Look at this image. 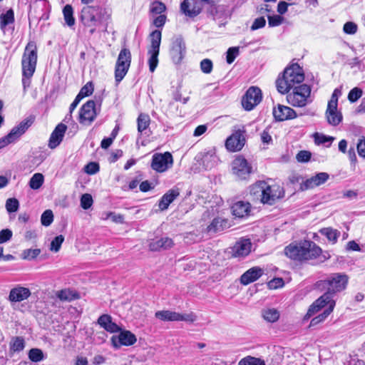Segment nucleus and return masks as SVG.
<instances>
[{"instance_id": "nucleus-1", "label": "nucleus", "mask_w": 365, "mask_h": 365, "mask_svg": "<svg viewBox=\"0 0 365 365\" xmlns=\"http://www.w3.org/2000/svg\"><path fill=\"white\" fill-rule=\"evenodd\" d=\"M112 10L99 5L83 6L81 11L80 20L85 27L89 28V33L93 34L96 26L103 21L110 19Z\"/></svg>"}, {"instance_id": "nucleus-2", "label": "nucleus", "mask_w": 365, "mask_h": 365, "mask_svg": "<svg viewBox=\"0 0 365 365\" xmlns=\"http://www.w3.org/2000/svg\"><path fill=\"white\" fill-rule=\"evenodd\" d=\"M321 253L322 249L309 240L290 244L284 249L286 256L293 260L299 262L316 259Z\"/></svg>"}, {"instance_id": "nucleus-3", "label": "nucleus", "mask_w": 365, "mask_h": 365, "mask_svg": "<svg viewBox=\"0 0 365 365\" xmlns=\"http://www.w3.org/2000/svg\"><path fill=\"white\" fill-rule=\"evenodd\" d=\"M38 59V48L34 41L27 43L21 58L22 84L24 88L30 86V79L34 76Z\"/></svg>"}, {"instance_id": "nucleus-4", "label": "nucleus", "mask_w": 365, "mask_h": 365, "mask_svg": "<svg viewBox=\"0 0 365 365\" xmlns=\"http://www.w3.org/2000/svg\"><path fill=\"white\" fill-rule=\"evenodd\" d=\"M304 79V74L302 68L297 63H294L287 67L282 75L277 78V89L280 93H287L295 84L302 83Z\"/></svg>"}, {"instance_id": "nucleus-5", "label": "nucleus", "mask_w": 365, "mask_h": 365, "mask_svg": "<svg viewBox=\"0 0 365 365\" xmlns=\"http://www.w3.org/2000/svg\"><path fill=\"white\" fill-rule=\"evenodd\" d=\"M132 61L130 50L127 47H123L118 56L114 69L115 81L120 83L128 73Z\"/></svg>"}, {"instance_id": "nucleus-6", "label": "nucleus", "mask_w": 365, "mask_h": 365, "mask_svg": "<svg viewBox=\"0 0 365 365\" xmlns=\"http://www.w3.org/2000/svg\"><path fill=\"white\" fill-rule=\"evenodd\" d=\"M34 121L35 116L29 115L22 120L18 125L14 127L10 133L0 138V149L4 148L19 138L30 126H31Z\"/></svg>"}, {"instance_id": "nucleus-7", "label": "nucleus", "mask_w": 365, "mask_h": 365, "mask_svg": "<svg viewBox=\"0 0 365 365\" xmlns=\"http://www.w3.org/2000/svg\"><path fill=\"white\" fill-rule=\"evenodd\" d=\"M310 94V86L304 83L295 86L293 91L287 96V100L292 106L304 107L307 105Z\"/></svg>"}, {"instance_id": "nucleus-8", "label": "nucleus", "mask_w": 365, "mask_h": 365, "mask_svg": "<svg viewBox=\"0 0 365 365\" xmlns=\"http://www.w3.org/2000/svg\"><path fill=\"white\" fill-rule=\"evenodd\" d=\"M322 283L327 288V292L333 297L334 294L341 292L346 288L348 277L344 274L335 273L324 280Z\"/></svg>"}, {"instance_id": "nucleus-9", "label": "nucleus", "mask_w": 365, "mask_h": 365, "mask_svg": "<svg viewBox=\"0 0 365 365\" xmlns=\"http://www.w3.org/2000/svg\"><path fill=\"white\" fill-rule=\"evenodd\" d=\"M262 100L261 89L257 86L250 87L242 98V108L247 111L253 110Z\"/></svg>"}, {"instance_id": "nucleus-10", "label": "nucleus", "mask_w": 365, "mask_h": 365, "mask_svg": "<svg viewBox=\"0 0 365 365\" xmlns=\"http://www.w3.org/2000/svg\"><path fill=\"white\" fill-rule=\"evenodd\" d=\"M232 173L238 180H247L252 168L248 161L242 155H236L232 163Z\"/></svg>"}, {"instance_id": "nucleus-11", "label": "nucleus", "mask_w": 365, "mask_h": 365, "mask_svg": "<svg viewBox=\"0 0 365 365\" xmlns=\"http://www.w3.org/2000/svg\"><path fill=\"white\" fill-rule=\"evenodd\" d=\"M173 165V158L170 152L155 153L152 157L151 168L157 173H164Z\"/></svg>"}, {"instance_id": "nucleus-12", "label": "nucleus", "mask_w": 365, "mask_h": 365, "mask_svg": "<svg viewBox=\"0 0 365 365\" xmlns=\"http://www.w3.org/2000/svg\"><path fill=\"white\" fill-rule=\"evenodd\" d=\"M96 116V103L93 100H89L80 108L78 121L81 124L89 125L95 120Z\"/></svg>"}, {"instance_id": "nucleus-13", "label": "nucleus", "mask_w": 365, "mask_h": 365, "mask_svg": "<svg viewBox=\"0 0 365 365\" xmlns=\"http://www.w3.org/2000/svg\"><path fill=\"white\" fill-rule=\"evenodd\" d=\"M284 194V189L279 185H269L265 186L261 202L263 204L273 205L275 202L283 197Z\"/></svg>"}, {"instance_id": "nucleus-14", "label": "nucleus", "mask_w": 365, "mask_h": 365, "mask_svg": "<svg viewBox=\"0 0 365 365\" xmlns=\"http://www.w3.org/2000/svg\"><path fill=\"white\" fill-rule=\"evenodd\" d=\"M155 317L163 322L195 321V316L192 314H182L170 310L158 311L155 313Z\"/></svg>"}, {"instance_id": "nucleus-15", "label": "nucleus", "mask_w": 365, "mask_h": 365, "mask_svg": "<svg viewBox=\"0 0 365 365\" xmlns=\"http://www.w3.org/2000/svg\"><path fill=\"white\" fill-rule=\"evenodd\" d=\"M246 143V131L242 128L234 129L230 135V152L241 150Z\"/></svg>"}, {"instance_id": "nucleus-16", "label": "nucleus", "mask_w": 365, "mask_h": 365, "mask_svg": "<svg viewBox=\"0 0 365 365\" xmlns=\"http://www.w3.org/2000/svg\"><path fill=\"white\" fill-rule=\"evenodd\" d=\"M332 297H333L331 296L329 293L325 292L309 307L305 317H311L312 315H314L315 313L326 306L327 307V308H330V306L332 304V303L334 308L335 306V302L332 299Z\"/></svg>"}, {"instance_id": "nucleus-17", "label": "nucleus", "mask_w": 365, "mask_h": 365, "mask_svg": "<svg viewBox=\"0 0 365 365\" xmlns=\"http://www.w3.org/2000/svg\"><path fill=\"white\" fill-rule=\"evenodd\" d=\"M137 341V338L134 334L128 330L120 331L118 336L111 337V342L114 347L119 348L121 346H131Z\"/></svg>"}, {"instance_id": "nucleus-18", "label": "nucleus", "mask_w": 365, "mask_h": 365, "mask_svg": "<svg viewBox=\"0 0 365 365\" xmlns=\"http://www.w3.org/2000/svg\"><path fill=\"white\" fill-rule=\"evenodd\" d=\"M202 10V4L198 0H184L180 4V11L185 16L194 18Z\"/></svg>"}, {"instance_id": "nucleus-19", "label": "nucleus", "mask_w": 365, "mask_h": 365, "mask_svg": "<svg viewBox=\"0 0 365 365\" xmlns=\"http://www.w3.org/2000/svg\"><path fill=\"white\" fill-rule=\"evenodd\" d=\"M252 248V242L248 238H240L232 248V256L235 257H244L247 256Z\"/></svg>"}, {"instance_id": "nucleus-20", "label": "nucleus", "mask_w": 365, "mask_h": 365, "mask_svg": "<svg viewBox=\"0 0 365 365\" xmlns=\"http://www.w3.org/2000/svg\"><path fill=\"white\" fill-rule=\"evenodd\" d=\"M67 130V125L64 123H58L51 133L48 140V147L54 149L62 142L64 135Z\"/></svg>"}, {"instance_id": "nucleus-21", "label": "nucleus", "mask_w": 365, "mask_h": 365, "mask_svg": "<svg viewBox=\"0 0 365 365\" xmlns=\"http://www.w3.org/2000/svg\"><path fill=\"white\" fill-rule=\"evenodd\" d=\"M329 174L327 173H319L316 175L306 180L304 182L301 183L300 189L304 191L309 189H313L317 186H319L325 183L329 179Z\"/></svg>"}, {"instance_id": "nucleus-22", "label": "nucleus", "mask_w": 365, "mask_h": 365, "mask_svg": "<svg viewBox=\"0 0 365 365\" xmlns=\"http://www.w3.org/2000/svg\"><path fill=\"white\" fill-rule=\"evenodd\" d=\"M185 53V45L183 39L181 37H177L175 38L171 45L170 55L173 61L175 63H180Z\"/></svg>"}, {"instance_id": "nucleus-23", "label": "nucleus", "mask_w": 365, "mask_h": 365, "mask_svg": "<svg viewBox=\"0 0 365 365\" xmlns=\"http://www.w3.org/2000/svg\"><path fill=\"white\" fill-rule=\"evenodd\" d=\"M273 115L276 120L284 121L297 117L296 112L290 107L279 104L273 109Z\"/></svg>"}, {"instance_id": "nucleus-24", "label": "nucleus", "mask_w": 365, "mask_h": 365, "mask_svg": "<svg viewBox=\"0 0 365 365\" xmlns=\"http://www.w3.org/2000/svg\"><path fill=\"white\" fill-rule=\"evenodd\" d=\"M30 296L31 291L29 288L17 286L11 289L9 300L11 302H21L27 299Z\"/></svg>"}, {"instance_id": "nucleus-25", "label": "nucleus", "mask_w": 365, "mask_h": 365, "mask_svg": "<svg viewBox=\"0 0 365 365\" xmlns=\"http://www.w3.org/2000/svg\"><path fill=\"white\" fill-rule=\"evenodd\" d=\"M97 323L108 332L117 333L120 331V327L113 322L112 317L109 314H104L101 315L98 319Z\"/></svg>"}, {"instance_id": "nucleus-26", "label": "nucleus", "mask_w": 365, "mask_h": 365, "mask_svg": "<svg viewBox=\"0 0 365 365\" xmlns=\"http://www.w3.org/2000/svg\"><path fill=\"white\" fill-rule=\"evenodd\" d=\"M264 269L259 267H254L246 271L240 277V282L247 285L258 279L264 273Z\"/></svg>"}, {"instance_id": "nucleus-27", "label": "nucleus", "mask_w": 365, "mask_h": 365, "mask_svg": "<svg viewBox=\"0 0 365 365\" xmlns=\"http://www.w3.org/2000/svg\"><path fill=\"white\" fill-rule=\"evenodd\" d=\"M180 195L179 190L170 189L165 192L158 201V207L160 210H167L169 205Z\"/></svg>"}, {"instance_id": "nucleus-28", "label": "nucleus", "mask_w": 365, "mask_h": 365, "mask_svg": "<svg viewBox=\"0 0 365 365\" xmlns=\"http://www.w3.org/2000/svg\"><path fill=\"white\" fill-rule=\"evenodd\" d=\"M325 115L328 123L334 126L339 125L343 118L341 112L337 110V106H333L332 107L331 105H327Z\"/></svg>"}, {"instance_id": "nucleus-29", "label": "nucleus", "mask_w": 365, "mask_h": 365, "mask_svg": "<svg viewBox=\"0 0 365 365\" xmlns=\"http://www.w3.org/2000/svg\"><path fill=\"white\" fill-rule=\"evenodd\" d=\"M232 215L235 217L243 218L249 215L250 212V205L249 202L239 201L235 203L232 207Z\"/></svg>"}, {"instance_id": "nucleus-30", "label": "nucleus", "mask_w": 365, "mask_h": 365, "mask_svg": "<svg viewBox=\"0 0 365 365\" xmlns=\"http://www.w3.org/2000/svg\"><path fill=\"white\" fill-rule=\"evenodd\" d=\"M174 245L173 239L170 237H163L160 240L152 241L149 243V249L153 252H158L161 250L171 248Z\"/></svg>"}, {"instance_id": "nucleus-31", "label": "nucleus", "mask_w": 365, "mask_h": 365, "mask_svg": "<svg viewBox=\"0 0 365 365\" xmlns=\"http://www.w3.org/2000/svg\"><path fill=\"white\" fill-rule=\"evenodd\" d=\"M56 297L62 302H71L80 299V294L71 289H63L56 292Z\"/></svg>"}, {"instance_id": "nucleus-32", "label": "nucleus", "mask_w": 365, "mask_h": 365, "mask_svg": "<svg viewBox=\"0 0 365 365\" xmlns=\"http://www.w3.org/2000/svg\"><path fill=\"white\" fill-rule=\"evenodd\" d=\"M138 132L142 135V133L149 128L151 119L148 114L145 113H140L136 120Z\"/></svg>"}, {"instance_id": "nucleus-33", "label": "nucleus", "mask_w": 365, "mask_h": 365, "mask_svg": "<svg viewBox=\"0 0 365 365\" xmlns=\"http://www.w3.org/2000/svg\"><path fill=\"white\" fill-rule=\"evenodd\" d=\"M267 182L265 181H257L250 187V193L254 198L259 199L261 201L265 186Z\"/></svg>"}, {"instance_id": "nucleus-34", "label": "nucleus", "mask_w": 365, "mask_h": 365, "mask_svg": "<svg viewBox=\"0 0 365 365\" xmlns=\"http://www.w3.org/2000/svg\"><path fill=\"white\" fill-rule=\"evenodd\" d=\"M25 347V341L22 336H14L9 344V352L11 354L22 351Z\"/></svg>"}, {"instance_id": "nucleus-35", "label": "nucleus", "mask_w": 365, "mask_h": 365, "mask_svg": "<svg viewBox=\"0 0 365 365\" xmlns=\"http://www.w3.org/2000/svg\"><path fill=\"white\" fill-rule=\"evenodd\" d=\"M14 12L12 9L0 15V28L4 31L6 26L14 22Z\"/></svg>"}, {"instance_id": "nucleus-36", "label": "nucleus", "mask_w": 365, "mask_h": 365, "mask_svg": "<svg viewBox=\"0 0 365 365\" xmlns=\"http://www.w3.org/2000/svg\"><path fill=\"white\" fill-rule=\"evenodd\" d=\"M162 33L160 30H155L150 34V45L148 49L160 50Z\"/></svg>"}, {"instance_id": "nucleus-37", "label": "nucleus", "mask_w": 365, "mask_h": 365, "mask_svg": "<svg viewBox=\"0 0 365 365\" xmlns=\"http://www.w3.org/2000/svg\"><path fill=\"white\" fill-rule=\"evenodd\" d=\"M63 15L66 24L72 27L75 25L76 19L73 16V9L71 4H66L63 9Z\"/></svg>"}, {"instance_id": "nucleus-38", "label": "nucleus", "mask_w": 365, "mask_h": 365, "mask_svg": "<svg viewBox=\"0 0 365 365\" xmlns=\"http://www.w3.org/2000/svg\"><path fill=\"white\" fill-rule=\"evenodd\" d=\"M319 232L324 235L329 242L336 243L339 237L340 236V232L332 227H324L319 230Z\"/></svg>"}, {"instance_id": "nucleus-39", "label": "nucleus", "mask_w": 365, "mask_h": 365, "mask_svg": "<svg viewBox=\"0 0 365 365\" xmlns=\"http://www.w3.org/2000/svg\"><path fill=\"white\" fill-rule=\"evenodd\" d=\"M160 50H148V54L149 55L148 66L149 70L151 73L154 72L158 65V56Z\"/></svg>"}, {"instance_id": "nucleus-40", "label": "nucleus", "mask_w": 365, "mask_h": 365, "mask_svg": "<svg viewBox=\"0 0 365 365\" xmlns=\"http://www.w3.org/2000/svg\"><path fill=\"white\" fill-rule=\"evenodd\" d=\"M262 316L268 322H275L279 318V312L274 308L265 309L262 312Z\"/></svg>"}, {"instance_id": "nucleus-41", "label": "nucleus", "mask_w": 365, "mask_h": 365, "mask_svg": "<svg viewBox=\"0 0 365 365\" xmlns=\"http://www.w3.org/2000/svg\"><path fill=\"white\" fill-rule=\"evenodd\" d=\"M225 221L220 218H214L211 223L207 227L206 231L207 233H215L223 230V226Z\"/></svg>"}, {"instance_id": "nucleus-42", "label": "nucleus", "mask_w": 365, "mask_h": 365, "mask_svg": "<svg viewBox=\"0 0 365 365\" xmlns=\"http://www.w3.org/2000/svg\"><path fill=\"white\" fill-rule=\"evenodd\" d=\"M165 4L158 0H155L150 4V13L153 15H161L166 11Z\"/></svg>"}, {"instance_id": "nucleus-43", "label": "nucleus", "mask_w": 365, "mask_h": 365, "mask_svg": "<svg viewBox=\"0 0 365 365\" xmlns=\"http://www.w3.org/2000/svg\"><path fill=\"white\" fill-rule=\"evenodd\" d=\"M238 365H266L265 361L260 359L251 356H247L242 359Z\"/></svg>"}, {"instance_id": "nucleus-44", "label": "nucleus", "mask_w": 365, "mask_h": 365, "mask_svg": "<svg viewBox=\"0 0 365 365\" xmlns=\"http://www.w3.org/2000/svg\"><path fill=\"white\" fill-rule=\"evenodd\" d=\"M43 175L41 173H35L29 181V186L31 189L37 190L43 183Z\"/></svg>"}, {"instance_id": "nucleus-45", "label": "nucleus", "mask_w": 365, "mask_h": 365, "mask_svg": "<svg viewBox=\"0 0 365 365\" xmlns=\"http://www.w3.org/2000/svg\"><path fill=\"white\" fill-rule=\"evenodd\" d=\"M333 311V304L330 308H326L323 313L319 314L311 320L310 326H315L319 323L323 322Z\"/></svg>"}, {"instance_id": "nucleus-46", "label": "nucleus", "mask_w": 365, "mask_h": 365, "mask_svg": "<svg viewBox=\"0 0 365 365\" xmlns=\"http://www.w3.org/2000/svg\"><path fill=\"white\" fill-rule=\"evenodd\" d=\"M29 359L33 362H38L43 359V353L41 349L33 348L29 351Z\"/></svg>"}, {"instance_id": "nucleus-47", "label": "nucleus", "mask_w": 365, "mask_h": 365, "mask_svg": "<svg viewBox=\"0 0 365 365\" xmlns=\"http://www.w3.org/2000/svg\"><path fill=\"white\" fill-rule=\"evenodd\" d=\"M53 221V214L51 210H45L41 217V222L42 225L48 227Z\"/></svg>"}, {"instance_id": "nucleus-48", "label": "nucleus", "mask_w": 365, "mask_h": 365, "mask_svg": "<svg viewBox=\"0 0 365 365\" xmlns=\"http://www.w3.org/2000/svg\"><path fill=\"white\" fill-rule=\"evenodd\" d=\"M94 91L93 85L91 81L88 82L86 85H84L79 93H78L82 98L90 96L93 94Z\"/></svg>"}, {"instance_id": "nucleus-49", "label": "nucleus", "mask_w": 365, "mask_h": 365, "mask_svg": "<svg viewBox=\"0 0 365 365\" xmlns=\"http://www.w3.org/2000/svg\"><path fill=\"white\" fill-rule=\"evenodd\" d=\"M314 138L315 143L317 145L324 144L326 143H329V144H331L334 140V137L327 136L318 133H314Z\"/></svg>"}, {"instance_id": "nucleus-50", "label": "nucleus", "mask_w": 365, "mask_h": 365, "mask_svg": "<svg viewBox=\"0 0 365 365\" xmlns=\"http://www.w3.org/2000/svg\"><path fill=\"white\" fill-rule=\"evenodd\" d=\"M19 207V200L16 198H9L6 202V209L8 212H16Z\"/></svg>"}, {"instance_id": "nucleus-51", "label": "nucleus", "mask_w": 365, "mask_h": 365, "mask_svg": "<svg viewBox=\"0 0 365 365\" xmlns=\"http://www.w3.org/2000/svg\"><path fill=\"white\" fill-rule=\"evenodd\" d=\"M93 200L91 194L85 193L81 197V206L84 210L89 209L93 205Z\"/></svg>"}, {"instance_id": "nucleus-52", "label": "nucleus", "mask_w": 365, "mask_h": 365, "mask_svg": "<svg viewBox=\"0 0 365 365\" xmlns=\"http://www.w3.org/2000/svg\"><path fill=\"white\" fill-rule=\"evenodd\" d=\"M63 241H64V237L62 235L55 237L51 242L50 250L51 251H54L56 252L59 251Z\"/></svg>"}, {"instance_id": "nucleus-53", "label": "nucleus", "mask_w": 365, "mask_h": 365, "mask_svg": "<svg viewBox=\"0 0 365 365\" xmlns=\"http://www.w3.org/2000/svg\"><path fill=\"white\" fill-rule=\"evenodd\" d=\"M83 170L88 175H95L100 170V165L98 163L90 162L85 165Z\"/></svg>"}, {"instance_id": "nucleus-54", "label": "nucleus", "mask_w": 365, "mask_h": 365, "mask_svg": "<svg viewBox=\"0 0 365 365\" xmlns=\"http://www.w3.org/2000/svg\"><path fill=\"white\" fill-rule=\"evenodd\" d=\"M213 64L210 59L205 58L200 62V69L204 73H210L212 71Z\"/></svg>"}, {"instance_id": "nucleus-55", "label": "nucleus", "mask_w": 365, "mask_h": 365, "mask_svg": "<svg viewBox=\"0 0 365 365\" xmlns=\"http://www.w3.org/2000/svg\"><path fill=\"white\" fill-rule=\"evenodd\" d=\"M362 95L361 89L359 88H354L351 89L348 95V99L350 102H356Z\"/></svg>"}, {"instance_id": "nucleus-56", "label": "nucleus", "mask_w": 365, "mask_h": 365, "mask_svg": "<svg viewBox=\"0 0 365 365\" xmlns=\"http://www.w3.org/2000/svg\"><path fill=\"white\" fill-rule=\"evenodd\" d=\"M268 24L270 27L277 26L283 21V17L279 15L268 16Z\"/></svg>"}, {"instance_id": "nucleus-57", "label": "nucleus", "mask_w": 365, "mask_h": 365, "mask_svg": "<svg viewBox=\"0 0 365 365\" xmlns=\"http://www.w3.org/2000/svg\"><path fill=\"white\" fill-rule=\"evenodd\" d=\"M311 155H312V154L309 151L301 150L297 155L296 158H297V161H299V162L306 163L310 160Z\"/></svg>"}, {"instance_id": "nucleus-58", "label": "nucleus", "mask_w": 365, "mask_h": 365, "mask_svg": "<svg viewBox=\"0 0 365 365\" xmlns=\"http://www.w3.org/2000/svg\"><path fill=\"white\" fill-rule=\"evenodd\" d=\"M343 30L347 34H354L357 31V26L356 24L349 21L344 25Z\"/></svg>"}, {"instance_id": "nucleus-59", "label": "nucleus", "mask_w": 365, "mask_h": 365, "mask_svg": "<svg viewBox=\"0 0 365 365\" xmlns=\"http://www.w3.org/2000/svg\"><path fill=\"white\" fill-rule=\"evenodd\" d=\"M266 24V20L264 17H259L255 19L252 25L251 26V30L255 31L261 28H263Z\"/></svg>"}, {"instance_id": "nucleus-60", "label": "nucleus", "mask_w": 365, "mask_h": 365, "mask_svg": "<svg viewBox=\"0 0 365 365\" xmlns=\"http://www.w3.org/2000/svg\"><path fill=\"white\" fill-rule=\"evenodd\" d=\"M12 232L9 229H4L0 231V244L4 243L11 240Z\"/></svg>"}, {"instance_id": "nucleus-61", "label": "nucleus", "mask_w": 365, "mask_h": 365, "mask_svg": "<svg viewBox=\"0 0 365 365\" xmlns=\"http://www.w3.org/2000/svg\"><path fill=\"white\" fill-rule=\"evenodd\" d=\"M166 19L167 16L165 14L158 15L153 19V24L158 28H162L164 26Z\"/></svg>"}, {"instance_id": "nucleus-62", "label": "nucleus", "mask_w": 365, "mask_h": 365, "mask_svg": "<svg viewBox=\"0 0 365 365\" xmlns=\"http://www.w3.org/2000/svg\"><path fill=\"white\" fill-rule=\"evenodd\" d=\"M268 286L270 289H277L284 286V281L282 278H274L269 282Z\"/></svg>"}, {"instance_id": "nucleus-63", "label": "nucleus", "mask_w": 365, "mask_h": 365, "mask_svg": "<svg viewBox=\"0 0 365 365\" xmlns=\"http://www.w3.org/2000/svg\"><path fill=\"white\" fill-rule=\"evenodd\" d=\"M41 253L40 249H29L24 251L25 258L34 259Z\"/></svg>"}, {"instance_id": "nucleus-64", "label": "nucleus", "mask_w": 365, "mask_h": 365, "mask_svg": "<svg viewBox=\"0 0 365 365\" xmlns=\"http://www.w3.org/2000/svg\"><path fill=\"white\" fill-rule=\"evenodd\" d=\"M357 150L361 157L365 158V138L361 139L357 143Z\"/></svg>"}]
</instances>
